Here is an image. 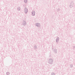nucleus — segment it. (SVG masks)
Here are the masks:
<instances>
[{
    "instance_id": "nucleus-1",
    "label": "nucleus",
    "mask_w": 75,
    "mask_h": 75,
    "mask_svg": "<svg viewBox=\"0 0 75 75\" xmlns=\"http://www.w3.org/2000/svg\"><path fill=\"white\" fill-rule=\"evenodd\" d=\"M32 16H35V12L34 11L32 12Z\"/></svg>"
},
{
    "instance_id": "nucleus-2",
    "label": "nucleus",
    "mask_w": 75,
    "mask_h": 75,
    "mask_svg": "<svg viewBox=\"0 0 75 75\" xmlns=\"http://www.w3.org/2000/svg\"><path fill=\"white\" fill-rule=\"evenodd\" d=\"M25 13H27V12L28 11V10L27 9V8H25Z\"/></svg>"
},
{
    "instance_id": "nucleus-3",
    "label": "nucleus",
    "mask_w": 75,
    "mask_h": 75,
    "mask_svg": "<svg viewBox=\"0 0 75 75\" xmlns=\"http://www.w3.org/2000/svg\"><path fill=\"white\" fill-rule=\"evenodd\" d=\"M6 74H7V75H9V74H10V73H9V72H7L6 73Z\"/></svg>"
},
{
    "instance_id": "nucleus-4",
    "label": "nucleus",
    "mask_w": 75,
    "mask_h": 75,
    "mask_svg": "<svg viewBox=\"0 0 75 75\" xmlns=\"http://www.w3.org/2000/svg\"><path fill=\"white\" fill-rule=\"evenodd\" d=\"M24 2L25 3H27V0H24Z\"/></svg>"
},
{
    "instance_id": "nucleus-5",
    "label": "nucleus",
    "mask_w": 75,
    "mask_h": 75,
    "mask_svg": "<svg viewBox=\"0 0 75 75\" xmlns=\"http://www.w3.org/2000/svg\"><path fill=\"white\" fill-rule=\"evenodd\" d=\"M52 75H55V74L54 73H52Z\"/></svg>"
},
{
    "instance_id": "nucleus-6",
    "label": "nucleus",
    "mask_w": 75,
    "mask_h": 75,
    "mask_svg": "<svg viewBox=\"0 0 75 75\" xmlns=\"http://www.w3.org/2000/svg\"><path fill=\"white\" fill-rule=\"evenodd\" d=\"M38 25V24L37 23L36 24V25Z\"/></svg>"
},
{
    "instance_id": "nucleus-7",
    "label": "nucleus",
    "mask_w": 75,
    "mask_h": 75,
    "mask_svg": "<svg viewBox=\"0 0 75 75\" xmlns=\"http://www.w3.org/2000/svg\"><path fill=\"white\" fill-rule=\"evenodd\" d=\"M58 41V40H56V41Z\"/></svg>"
}]
</instances>
